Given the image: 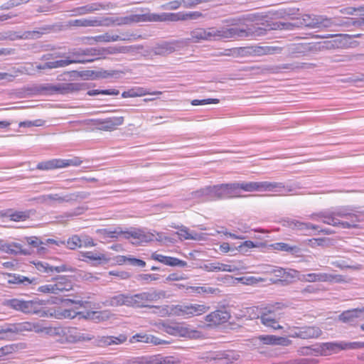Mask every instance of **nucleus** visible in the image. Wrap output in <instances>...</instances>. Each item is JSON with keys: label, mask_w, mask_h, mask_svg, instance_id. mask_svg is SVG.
<instances>
[{"label": "nucleus", "mask_w": 364, "mask_h": 364, "mask_svg": "<svg viewBox=\"0 0 364 364\" xmlns=\"http://www.w3.org/2000/svg\"><path fill=\"white\" fill-rule=\"evenodd\" d=\"M60 159H52L46 161L38 163L37 168L39 170H51L61 168Z\"/></svg>", "instance_id": "nucleus-46"}, {"label": "nucleus", "mask_w": 364, "mask_h": 364, "mask_svg": "<svg viewBox=\"0 0 364 364\" xmlns=\"http://www.w3.org/2000/svg\"><path fill=\"white\" fill-rule=\"evenodd\" d=\"M274 250L296 254L300 251V248L296 245L291 246L284 242H277L272 245Z\"/></svg>", "instance_id": "nucleus-47"}, {"label": "nucleus", "mask_w": 364, "mask_h": 364, "mask_svg": "<svg viewBox=\"0 0 364 364\" xmlns=\"http://www.w3.org/2000/svg\"><path fill=\"white\" fill-rule=\"evenodd\" d=\"M151 259L171 267H185L187 266L186 261L181 260L176 257L164 256L156 252L152 254Z\"/></svg>", "instance_id": "nucleus-29"}, {"label": "nucleus", "mask_w": 364, "mask_h": 364, "mask_svg": "<svg viewBox=\"0 0 364 364\" xmlns=\"http://www.w3.org/2000/svg\"><path fill=\"white\" fill-rule=\"evenodd\" d=\"M85 89V87L84 84L77 82L48 85L47 86L43 87V90L48 92L50 94L58 93L61 95L73 93Z\"/></svg>", "instance_id": "nucleus-11"}, {"label": "nucleus", "mask_w": 364, "mask_h": 364, "mask_svg": "<svg viewBox=\"0 0 364 364\" xmlns=\"http://www.w3.org/2000/svg\"><path fill=\"white\" fill-rule=\"evenodd\" d=\"M80 259L93 266L107 264L109 260L104 254L92 251L80 252Z\"/></svg>", "instance_id": "nucleus-21"}, {"label": "nucleus", "mask_w": 364, "mask_h": 364, "mask_svg": "<svg viewBox=\"0 0 364 364\" xmlns=\"http://www.w3.org/2000/svg\"><path fill=\"white\" fill-rule=\"evenodd\" d=\"M191 38L188 40L193 43H200L205 41V28H197L190 33Z\"/></svg>", "instance_id": "nucleus-50"}, {"label": "nucleus", "mask_w": 364, "mask_h": 364, "mask_svg": "<svg viewBox=\"0 0 364 364\" xmlns=\"http://www.w3.org/2000/svg\"><path fill=\"white\" fill-rule=\"evenodd\" d=\"M25 331H33L37 333L48 334L51 328L43 326L42 322H22L17 323H4L0 326V340H14L16 336Z\"/></svg>", "instance_id": "nucleus-2"}, {"label": "nucleus", "mask_w": 364, "mask_h": 364, "mask_svg": "<svg viewBox=\"0 0 364 364\" xmlns=\"http://www.w3.org/2000/svg\"><path fill=\"white\" fill-rule=\"evenodd\" d=\"M209 199H222L235 196L232 183H223L217 186H208Z\"/></svg>", "instance_id": "nucleus-13"}, {"label": "nucleus", "mask_w": 364, "mask_h": 364, "mask_svg": "<svg viewBox=\"0 0 364 364\" xmlns=\"http://www.w3.org/2000/svg\"><path fill=\"white\" fill-rule=\"evenodd\" d=\"M331 264L333 266L340 268L341 269H355V270H360L362 268V266L360 264L349 265L344 260L333 261V262H331Z\"/></svg>", "instance_id": "nucleus-56"}, {"label": "nucleus", "mask_w": 364, "mask_h": 364, "mask_svg": "<svg viewBox=\"0 0 364 364\" xmlns=\"http://www.w3.org/2000/svg\"><path fill=\"white\" fill-rule=\"evenodd\" d=\"M64 335L67 341L70 343L90 341L92 338L90 334L85 333L75 327L68 328L66 331L64 332Z\"/></svg>", "instance_id": "nucleus-23"}, {"label": "nucleus", "mask_w": 364, "mask_h": 364, "mask_svg": "<svg viewBox=\"0 0 364 364\" xmlns=\"http://www.w3.org/2000/svg\"><path fill=\"white\" fill-rule=\"evenodd\" d=\"M107 235L112 238H117L119 235H123L125 239L132 237L135 240L132 243L147 242L152 241L154 237V234L146 232L143 229L135 228H131L129 230H122L121 228H117L114 230L107 231Z\"/></svg>", "instance_id": "nucleus-6"}, {"label": "nucleus", "mask_w": 364, "mask_h": 364, "mask_svg": "<svg viewBox=\"0 0 364 364\" xmlns=\"http://www.w3.org/2000/svg\"><path fill=\"white\" fill-rule=\"evenodd\" d=\"M331 36L333 38L334 46L336 48H348L352 43L349 41L348 34H336Z\"/></svg>", "instance_id": "nucleus-43"}, {"label": "nucleus", "mask_w": 364, "mask_h": 364, "mask_svg": "<svg viewBox=\"0 0 364 364\" xmlns=\"http://www.w3.org/2000/svg\"><path fill=\"white\" fill-rule=\"evenodd\" d=\"M99 51L100 60L106 59L107 55H114L117 53H127L135 52L136 50L142 48V46H109L107 48L97 47Z\"/></svg>", "instance_id": "nucleus-15"}, {"label": "nucleus", "mask_w": 364, "mask_h": 364, "mask_svg": "<svg viewBox=\"0 0 364 364\" xmlns=\"http://www.w3.org/2000/svg\"><path fill=\"white\" fill-rule=\"evenodd\" d=\"M124 122L123 117H112L105 119H97L95 124L97 129L102 131H112Z\"/></svg>", "instance_id": "nucleus-20"}, {"label": "nucleus", "mask_w": 364, "mask_h": 364, "mask_svg": "<svg viewBox=\"0 0 364 364\" xmlns=\"http://www.w3.org/2000/svg\"><path fill=\"white\" fill-rule=\"evenodd\" d=\"M155 21L160 22V14H148L146 15H138V14H132L127 16L117 18L114 20L112 22L116 25H127L130 24L134 22H140L143 21Z\"/></svg>", "instance_id": "nucleus-14"}, {"label": "nucleus", "mask_w": 364, "mask_h": 364, "mask_svg": "<svg viewBox=\"0 0 364 364\" xmlns=\"http://www.w3.org/2000/svg\"><path fill=\"white\" fill-rule=\"evenodd\" d=\"M232 186L235 193L239 188L247 192L260 191V181L232 183Z\"/></svg>", "instance_id": "nucleus-39"}, {"label": "nucleus", "mask_w": 364, "mask_h": 364, "mask_svg": "<svg viewBox=\"0 0 364 364\" xmlns=\"http://www.w3.org/2000/svg\"><path fill=\"white\" fill-rule=\"evenodd\" d=\"M251 29L245 30L237 28H216L210 27L205 28V41H216L223 38H243L252 35Z\"/></svg>", "instance_id": "nucleus-3"}, {"label": "nucleus", "mask_w": 364, "mask_h": 364, "mask_svg": "<svg viewBox=\"0 0 364 364\" xmlns=\"http://www.w3.org/2000/svg\"><path fill=\"white\" fill-rule=\"evenodd\" d=\"M305 281L309 282H342L344 281L343 277L339 274H330L326 273H310L304 276Z\"/></svg>", "instance_id": "nucleus-17"}, {"label": "nucleus", "mask_w": 364, "mask_h": 364, "mask_svg": "<svg viewBox=\"0 0 364 364\" xmlns=\"http://www.w3.org/2000/svg\"><path fill=\"white\" fill-rule=\"evenodd\" d=\"M156 359L153 355L141 356L129 360L127 364H155Z\"/></svg>", "instance_id": "nucleus-52"}, {"label": "nucleus", "mask_w": 364, "mask_h": 364, "mask_svg": "<svg viewBox=\"0 0 364 364\" xmlns=\"http://www.w3.org/2000/svg\"><path fill=\"white\" fill-rule=\"evenodd\" d=\"M300 333L298 335L300 338L309 339L319 337L322 331L317 326H304L300 327Z\"/></svg>", "instance_id": "nucleus-36"}, {"label": "nucleus", "mask_w": 364, "mask_h": 364, "mask_svg": "<svg viewBox=\"0 0 364 364\" xmlns=\"http://www.w3.org/2000/svg\"><path fill=\"white\" fill-rule=\"evenodd\" d=\"M309 67L308 64L305 63H286V64H282L277 67V69L282 70V69H287V70H299V69H304Z\"/></svg>", "instance_id": "nucleus-54"}, {"label": "nucleus", "mask_w": 364, "mask_h": 364, "mask_svg": "<svg viewBox=\"0 0 364 364\" xmlns=\"http://www.w3.org/2000/svg\"><path fill=\"white\" fill-rule=\"evenodd\" d=\"M45 304L46 302L43 300L38 299L29 301L11 299L4 302V306L26 314H38L41 312V306Z\"/></svg>", "instance_id": "nucleus-5"}, {"label": "nucleus", "mask_w": 364, "mask_h": 364, "mask_svg": "<svg viewBox=\"0 0 364 364\" xmlns=\"http://www.w3.org/2000/svg\"><path fill=\"white\" fill-rule=\"evenodd\" d=\"M318 28H329L335 26L334 18H327L324 16H319L318 17Z\"/></svg>", "instance_id": "nucleus-58"}, {"label": "nucleus", "mask_w": 364, "mask_h": 364, "mask_svg": "<svg viewBox=\"0 0 364 364\" xmlns=\"http://www.w3.org/2000/svg\"><path fill=\"white\" fill-rule=\"evenodd\" d=\"M68 54L72 57L74 63L85 64L100 60L97 47L77 48L69 50Z\"/></svg>", "instance_id": "nucleus-9"}, {"label": "nucleus", "mask_w": 364, "mask_h": 364, "mask_svg": "<svg viewBox=\"0 0 364 364\" xmlns=\"http://www.w3.org/2000/svg\"><path fill=\"white\" fill-rule=\"evenodd\" d=\"M183 45V41H163L151 47L150 53L164 56L179 50Z\"/></svg>", "instance_id": "nucleus-12"}, {"label": "nucleus", "mask_w": 364, "mask_h": 364, "mask_svg": "<svg viewBox=\"0 0 364 364\" xmlns=\"http://www.w3.org/2000/svg\"><path fill=\"white\" fill-rule=\"evenodd\" d=\"M41 33L37 31H25L22 34L18 32L9 31L4 33H0V41L10 40L15 41L17 39H28L38 38Z\"/></svg>", "instance_id": "nucleus-19"}, {"label": "nucleus", "mask_w": 364, "mask_h": 364, "mask_svg": "<svg viewBox=\"0 0 364 364\" xmlns=\"http://www.w3.org/2000/svg\"><path fill=\"white\" fill-rule=\"evenodd\" d=\"M82 246V240L77 235L72 236L67 241V247L70 250H75Z\"/></svg>", "instance_id": "nucleus-59"}, {"label": "nucleus", "mask_w": 364, "mask_h": 364, "mask_svg": "<svg viewBox=\"0 0 364 364\" xmlns=\"http://www.w3.org/2000/svg\"><path fill=\"white\" fill-rule=\"evenodd\" d=\"M65 75H68L70 77H73V78L82 77L85 79H90V78H93L95 72L93 70H83V71L72 70L70 72L65 73Z\"/></svg>", "instance_id": "nucleus-51"}, {"label": "nucleus", "mask_w": 364, "mask_h": 364, "mask_svg": "<svg viewBox=\"0 0 364 364\" xmlns=\"http://www.w3.org/2000/svg\"><path fill=\"white\" fill-rule=\"evenodd\" d=\"M165 294L166 293L164 291L153 289L135 294H128V304H127V306L133 308L154 307L146 304L157 301L161 297H164Z\"/></svg>", "instance_id": "nucleus-4"}, {"label": "nucleus", "mask_w": 364, "mask_h": 364, "mask_svg": "<svg viewBox=\"0 0 364 364\" xmlns=\"http://www.w3.org/2000/svg\"><path fill=\"white\" fill-rule=\"evenodd\" d=\"M74 62L77 61L73 60L71 55L69 54L64 59L53 61V69L67 67L69 65L74 64Z\"/></svg>", "instance_id": "nucleus-53"}, {"label": "nucleus", "mask_w": 364, "mask_h": 364, "mask_svg": "<svg viewBox=\"0 0 364 364\" xmlns=\"http://www.w3.org/2000/svg\"><path fill=\"white\" fill-rule=\"evenodd\" d=\"M203 269L207 272H235L244 269L245 267L240 262L237 264H223L220 262H211L204 264Z\"/></svg>", "instance_id": "nucleus-16"}, {"label": "nucleus", "mask_w": 364, "mask_h": 364, "mask_svg": "<svg viewBox=\"0 0 364 364\" xmlns=\"http://www.w3.org/2000/svg\"><path fill=\"white\" fill-rule=\"evenodd\" d=\"M7 282L10 284H16L19 287H28L36 285L38 283L35 278L30 279L17 274H9Z\"/></svg>", "instance_id": "nucleus-28"}, {"label": "nucleus", "mask_w": 364, "mask_h": 364, "mask_svg": "<svg viewBox=\"0 0 364 364\" xmlns=\"http://www.w3.org/2000/svg\"><path fill=\"white\" fill-rule=\"evenodd\" d=\"M291 186H285L280 182L260 181V191L291 192Z\"/></svg>", "instance_id": "nucleus-27"}, {"label": "nucleus", "mask_w": 364, "mask_h": 364, "mask_svg": "<svg viewBox=\"0 0 364 364\" xmlns=\"http://www.w3.org/2000/svg\"><path fill=\"white\" fill-rule=\"evenodd\" d=\"M210 309L208 306L199 304H183L172 306L170 314L185 318L198 316L206 313Z\"/></svg>", "instance_id": "nucleus-7"}, {"label": "nucleus", "mask_w": 364, "mask_h": 364, "mask_svg": "<svg viewBox=\"0 0 364 364\" xmlns=\"http://www.w3.org/2000/svg\"><path fill=\"white\" fill-rule=\"evenodd\" d=\"M330 243V240L328 238H313L309 240V245L311 247H316L318 246L321 247H328Z\"/></svg>", "instance_id": "nucleus-57"}, {"label": "nucleus", "mask_w": 364, "mask_h": 364, "mask_svg": "<svg viewBox=\"0 0 364 364\" xmlns=\"http://www.w3.org/2000/svg\"><path fill=\"white\" fill-rule=\"evenodd\" d=\"M281 307L280 304H277L276 306L265 308L259 317L261 323L274 330L282 328V326L278 323V320L280 318V313L278 312V309Z\"/></svg>", "instance_id": "nucleus-10"}, {"label": "nucleus", "mask_w": 364, "mask_h": 364, "mask_svg": "<svg viewBox=\"0 0 364 364\" xmlns=\"http://www.w3.org/2000/svg\"><path fill=\"white\" fill-rule=\"evenodd\" d=\"M230 318V313L225 309H219L205 316V321L213 325H219L227 322Z\"/></svg>", "instance_id": "nucleus-26"}, {"label": "nucleus", "mask_w": 364, "mask_h": 364, "mask_svg": "<svg viewBox=\"0 0 364 364\" xmlns=\"http://www.w3.org/2000/svg\"><path fill=\"white\" fill-rule=\"evenodd\" d=\"M177 234L181 239L193 240H199L201 239L200 234L195 231H190L189 229L185 226H181Z\"/></svg>", "instance_id": "nucleus-45"}, {"label": "nucleus", "mask_w": 364, "mask_h": 364, "mask_svg": "<svg viewBox=\"0 0 364 364\" xmlns=\"http://www.w3.org/2000/svg\"><path fill=\"white\" fill-rule=\"evenodd\" d=\"M60 161H61V163H60L61 168H65V167H68V166H78L82 162L80 160V159L78 157H73L70 159H60Z\"/></svg>", "instance_id": "nucleus-60"}, {"label": "nucleus", "mask_w": 364, "mask_h": 364, "mask_svg": "<svg viewBox=\"0 0 364 364\" xmlns=\"http://www.w3.org/2000/svg\"><path fill=\"white\" fill-rule=\"evenodd\" d=\"M90 196L88 192L80 191L60 196L59 194H48L40 196L38 200L41 203L53 205V202L58 203H73L87 199Z\"/></svg>", "instance_id": "nucleus-8"}, {"label": "nucleus", "mask_w": 364, "mask_h": 364, "mask_svg": "<svg viewBox=\"0 0 364 364\" xmlns=\"http://www.w3.org/2000/svg\"><path fill=\"white\" fill-rule=\"evenodd\" d=\"M183 21L196 20L203 17V14L199 11L182 12Z\"/></svg>", "instance_id": "nucleus-62"}, {"label": "nucleus", "mask_w": 364, "mask_h": 364, "mask_svg": "<svg viewBox=\"0 0 364 364\" xmlns=\"http://www.w3.org/2000/svg\"><path fill=\"white\" fill-rule=\"evenodd\" d=\"M31 210L14 211L11 209L0 212V217L9 218L15 222L26 221L31 216Z\"/></svg>", "instance_id": "nucleus-31"}, {"label": "nucleus", "mask_w": 364, "mask_h": 364, "mask_svg": "<svg viewBox=\"0 0 364 364\" xmlns=\"http://www.w3.org/2000/svg\"><path fill=\"white\" fill-rule=\"evenodd\" d=\"M326 356L344 350V341L323 343Z\"/></svg>", "instance_id": "nucleus-42"}, {"label": "nucleus", "mask_w": 364, "mask_h": 364, "mask_svg": "<svg viewBox=\"0 0 364 364\" xmlns=\"http://www.w3.org/2000/svg\"><path fill=\"white\" fill-rule=\"evenodd\" d=\"M111 4H103L100 2L90 4L85 6H80L73 10L75 13V15H85L90 13H93L100 10H105L111 7Z\"/></svg>", "instance_id": "nucleus-25"}, {"label": "nucleus", "mask_w": 364, "mask_h": 364, "mask_svg": "<svg viewBox=\"0 0 364 364\" xmlns=\"http://www.w3.org/2000/svg\"><path fill=\"white\" fill-rule=\"evenodd\" d=\"M256 339L265 345L288 346L291 343V341L287 337L274 335H262Z\"/></svg>", "instance_id": "nucleus-24"}, {"label": "nucleus", "mask_w": 364, "mask_h": 364, "mask_svg": "<svg viewBox=\"0 0 364 364\" xmlns=\"http://www.w3.org/2000/svg\"><path fill=\"white\" fill-rule=\"evenodd\" d=\"M68 23L71 26L77 27H95L102 25L101 21L97 19L96 18L71 20Z\"/></svg>", "instance_id": "nucleus-38"}, {"label": "nucleus", "mask_w": 364, "mask_h": 364, "mask_svg": "<svg viewBox=\"0 0 364 364\" xmlns=\"http://www.w3.org/2000/svg\"><path fill=\"white\" fill-rule=\"evenodd\" d=\"M102 304L105 306H127V304H128V294H118L113 296L108 297L102 302Z\"/></svg>", "instance_id": "nucleus-33"}, {"label": "nucleus", "mask_w": 364, "mask_h": 364, "mask_svg": "<svg viewBox=\"0 0 364 364\" xmlns=\"http://www.w3.org/2000/svg\"><path fill=\"white\" fill-rule=\"evenodd\" d=\"M36 269L41 272L48 273V272H52L53 271H55L57 272H67V271L73 272V269L70 267H68L65 264L53 267L52 265H50L47 262H38V263L36 264Z\"/></svg>", "instance_id": "nucleus-35"}, {"label": "nucleus", "mask_w": 364, "mask_h": 364, "mask_svg": "<svg viewBox=\"0 0 364 364\" xmlns=\"http://www.w3.org/2000/svg\"><path fill=\"white\" fill-rule=\"evenodd\" d=\"M318 17L316 15L304 14L300 21L301 26L311 28H318Z\"/></svg>", "instance_id": "nucleus-44"}, {"label": "nucleus", "mask_w": 364, "mask_h": 364, "mask_svg": "<svg viewBox=\"0 0 364 364\" xmlns=\"http://www.w3.org/2000/svg\"><path fill=\"white\" fill-rule=\"evenodd\" d=\"M8 246L9 247V252H8L9 254H14V255H27L31 254V250L29 249H24L23 248L22 245L20 243L17 242H8Z\"/></svg>", "instance_id": "nucleus-48"}, {"label": "nucleus", "mask_w": 364, "mask_h": 364, "mask_svg": "<svg viewBox=\"0 0 364 364\" xmlns=\"http://www.w3.org/2000/svg\"><path fill=\"white\" fill-rule=\"evenodd\" d=\"M306 43L291 44L288 46V56L290 58H296L299 55H304L306 54Z\"/></svg>", "instance_id": "nucleus-40"}, {"label": "nucleus", "mask_w": 364, "mask_h": 364, "mask_svg": "<svg viewBox=\"0 0 364 364\" xmlns=\"http://www.w3.org/2000/svg\"><path fill=\"white\" fill-rule=\"evenodd\" d=\"M359 317H364V307L346 311L339 315L338 318L344 323H348L352 322L354 318Z\"/></svg>", "instance_id": "nucleus-37"}, {"label": "nucleus", "mask_w": 364, "mask_h": 364, "mask_svg": "<svg viewBox=\"0 0 364 364\" xmlns=\"http://www.w3.org/2000/svg\"><path fill=\"white\" fill-rule=\"evenodd\" d=\"M284 225L293 230H300L305 234L310 230H318V226L310 223H302L296 220H284Z\"/></svg>", "instance_id": "nucleus-32"}, {"label": "nucleus", "mask_w": 364, "mask_h": 364, "mask_svg": "<svg viewBox=\"0 0 364 364\" xmlns=\"http://www.w3.org/2000/svg\"><path fill=\"white\" fill-rule=\"evenodd\" d=\"M208 191H208V186H205V187L200 188L198 191L192 192L190 194L188 199L195 200L196 201L203 200L205 198L209 199Z\"/></svg>", "instance_id": "nucleus-49"}, {"label": "nucleus", "mask_w": 364, "mask_h": 364, "mask_svg": "<svg viewBox=\"0 0 364 364\" xmlns=\"http://www.w3.org/2000/svg\"><path fill=\"white\" fill-rule=\"evenodd\" d=\"M311 355H322L326 356V352L324 351V347L323 343L320 344H316L311 346Z\"/></svg>", "instance_id": "nucleus-61"}, {"label": "nucleus", "mask_w": 364, "mask_h": 364, "mask_svg": "<svg viewBox=\"0 0 364 364\" xmlns=\"http://www.w3.org/2000/svg\"><path fill=\"white\" fill-rule=\"evenodd\" d=\"M158 327L160 330L171 336H187L189 334L188 328L178 324H169L166 322L159 323Z\"/></svg>", "instance_id": "nucleus-18"}, {"label": "nucleus", "mask_w": 364, "mask_h": 364, "mask_svg": "<svg viewBox=\"0 0 364 364\" xmlns=\"http://www.w3.org/2000/svg\"><path fill=\"white\" fill-rule=\"evenodd\" d=\"M240 358L238 353L233 351H224L216 353L214 356L206 355L200 357V359H203L205 362L211 360H221L225 364H231L234 361L237 360Z\"/></svg>", "instance_id": "nucleus-22"}, {"label": "nucleus", "mask_w": 364, "mask_h": 364, "mask_svg": "<svg viewBox=\"0 0 364 364\" xmlns=\"http://www.w3.org/2000/svg\"><path fill=\"white\" fill-rule=\"evenodd\" d=\"M147 92L144 88H138L137 90H129L128 91H125L122 94V97L124 98L127 97H141L146 95Z\"/></svg>", "instance_id": "nucleus-55"}, {"label": "nucleus", "mask_w": 364, "mask_h": 364, "mask_svg": "<svg viewBox=\"0 0 364 364\" xmlns=\"http://www.w3.org/2000/svg\"><path fill=\"white\" fill-rule=\"evenodd\" d=\"M318 215L327 225L344 229L358 228V223L364 220V210L349 205L340 206L332 211L320 213Z\"/></svg>", "instance_id": "nucleus-1"}, {"label": "nucleus", "mask_w": 364, "mask_h": 364, "mask_svg": "<svg viewBox=\"0 0 364 364\" xmlns=\"http://www.w3.org/2000/svg\"><path fill=\"white\" fill-rule=\"evenodd\" d=\"M154 358L156 359L155 364H174L175 362L172 357H163L161 355H154Z\"/></svg>", "instance_id": "nucleus-63"}, {"label": "nucleus", "mask_w": 364, "mask_h": 364, "mask_svg": "<svg viewBox=\"0 0 364 364\" xmlns=\"http://www.w3.org/2000/svg\"><path fill=\"white\" fill-rule=\"evenodd\" d=\"M55 294L60 292L68 291L73 289V284L65 277H60L57 279V282L54 284Z\"/></svg>", "instance_id": "nucleus-41"}, {"label": "nucleus", "mask_w": 364, "mask_h": 364, "mask_svg": "<svg viewBox=\"0 0 364 364\" xmlns=\"http://www.w3.org/2000/svg\"><path fill=\"white\" fill-rule=\"evenodd\" d=\"M335 26L350 28L351 26L361 27L364 26V17L360 18H334Z\"/></svg>", "instance_id": "nucleus-34"}, {"label": "nucleus", "mask_w": 364, "mask_h": 364, "mask_svg": "<svg viewBox=\"0 0 364 364\" xmlns=\"http://www.w3.org/2000/svg\"><path fill=\"white\" fill-rule=\"evenodd\" d=\"M182 6L181 0H174L161 6L164 10H176Z\"/></svg>", "instance_id": "nucleus-64"}, {"label": "nucleus", "mask_w": 364, "mask_h": 364, "mask_svg": "<svg viewBox=\"0 0 364 364\" xmlns=\"http://www.w3.org/2000/svg\"><path fill=\"white\" fill-rule=\"evenodd\" d=\"M132 343L141 342L145 343H151L154 346L168 344L169 342L165 340L159 338L153 335L139 333L133 336L130 339Z\"/></svg>", "instance_id": "nucleus-30"}]
</instances>
